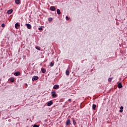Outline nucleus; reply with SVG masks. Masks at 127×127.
<instances>
[{
	"mask_svg": "<svg viewBox=\"0 0 127 127\" xmlns=\"http://www.w3.org/2000/svg\"><path fill=\"white\" fill-rule=\"evenodd\" d=\"M39 77L37 76H34L32 79V81L34 82V81H36V80H38Z\"/></svg>",
	"mask_w": 127,
	"mask_h": 127,
	"instance_id": "obj_1",
	"label": "nucleus"
},
{
	"mask_svg": "<svg viewBox=\"0 0 127 127\" xmlns=\"http://www.w3.org/2000/svg\"><path fill=\"white\" fill-rule=\"evenodd\" d=\"M52 97H57V94H56V91H52L51 92Z\"/></svg>",
	"mask_w": 127,
	"mask_h": 127,
	"instance_id": "obj_2",
	"label": "nucleus"
},
{
	"mask_svg": "<svg viewBox=\"0 0 127 127\" xmlns=\"http://www.w3.org/2000/svg\"><path fill=\"white\" fill-rule=\"evenodd\" d=\"M70 125H71V120H70V119H68V120H66V126H70Z\"/></svg>",
	"mask_w": 127,
	"mask_h": 127,
	"instance_id": "obj_3",
	"label": "nucleus"
},
{
	"mask_svg": "<svg viewBox=\"0 0 127 127\" xmlns=\"http://www.w3.org/2000/svg\"><path fill=\"white\" fill-rule=\"evenodd\" d=\"M25 25L27 26L28 29H31L32 26H31V25H30V24H29V23H26V24H25Z\"/></svg>",
	"mask_w": 127,
	"mask_h": 127,
	"instance_id": "obj_4",
	"label": "nucleus"
},
{
	"mask_svg": "<svg viewBox=\"0 0 127 127\" xmlns=\"http://www.w3.org/2000/svg\"><path fill=\"white\" fill-rule=\"evenodd\" d=\"M56 10V8L54 6H52L50 7V10L52 11H54Z\"/></svg>",
	"mask_w": 127,
	"mask_h": 127,
	"instance_id": "obj_5",
	"label": "nucleus"
},
{
	"mask_svg": "<svg viewBox=\"0 0 127 127\" xmlns=\"http://www.w3.org/2000/svg\"><path fill=\"white\" fill-rule=\"evenodd\" d=\"M53 104V102H52V101H50L47 102V106H48V107H50V106H51Z\"/></svg>",
	"mask_w": 127,
	"mask_h": 127,
	"instance_id": "obj_6",
	"label": "nucleus"
},
{
	"mask_svg": "<svg viewBox=\"0 0 127 127\" xmlns=\"http://www.w3.org/2000/svg\"><path fill=\"white\" fill-rule=\"evenodd\" d=\"M118 87L119 89H122V88H123V84H122V82H120L118 84Z\"/></svg>",
	"mask_w": 127,
	"mask_h": 127,
	"instance_id": "obj_7",
	"label": "nucleus"
},
{
	"mask_svg": "<svg viewBox=\"0 0 127 127\" xmlns=\"http://www.w3.org/2000/svg\"><path fill=\"white\" fill-rule=\"evenodd\" d=\"M53 89L55 90H56V89H59V85L58 84H56L54 86Z\"/></svg>",
	"mask_w": 127,
	"mask_h": 127,
	"instance_id": "obj_8",
	"label": "nucleus"
},
{
	"mask_svg": "<svg viewBox=\"0 0 127 127\" xmlns=\"http://www.w3.org/2000/svg\"><path fill=\"white\" fill-rule=\"evenodd\" d=\"M14 76H19L20 75V72L19 71H17L14 73Z\"/></svg>",
	"mask_w": 127,
	"mask_h": 127,
	"instance_id": "obj_9",
	"label": "nucleus"
},
{
	"mask_svg": "<svg viewBox=\"0 0 127 127\" xmlns=\"http://www.w3.org/2000/svg\"><path fill=\"white\" fill-rule=\"evenodd\" d=\"M12 11H13V10L12 9H11L7 11V13H8V14H11V13H12Z\"/></svg>",
	"mask_w": 127,
	"mask_h": 127,
	"instance_id": "obj_10",
	"label": "nucleus"
},
{
	"mask_svg": "<svg viewBox=\"0 0 127 127\" xmlns=\"http://www.w3.org/2000/svg\"><path fill=\"white\" fill-rule=\"evenodd\" d=\"M19 26H20V25H19V24H18V23H16L15 24V28H16V29H17L18 28V27H19Z\"/></svg>",
	"mask_w": 127,
	"mask_h": 127,
	"instance_id": "obj_11",
	"label": "nucleus"
},
{
	"mask_svg": "<svg viewBox=\"0 0 127 127\" xmlns=\"http://www.w3.org/2000/svg\"><path fill=\"white\" fill-rule=\"evenodd\" d=\"M9 81L10 82H11V83H13V82H14V78H13V77H10L9 79Z\"/></svg>",
	"mask_w": 127,
	"mask_h": 127,
	"instance_id": "obj_12",
	"label": "nucleus"
},
{
	"mask_svg": "<svg viewBox=\"0 0 127 127\" xmlns=\"http://www.w3.org/2000/svg\"><path fill=\"white\" fill-rule=\"evenodd\" d=\"M41 70L42 71V73H46V69L45 68H42Z\"/></svg>",
	"mask_w": 127,
	"mask_h": 127,
	"instance_id": "obj_13",
	"label": "nucleus"
},
{
	"mask_svg": "<svg viewBox=\"0 0 127 127\" xmlns=\"http://www.w3.org/2000/svg\"><path fill=\"white\" fill-rule=\"evenodd\" d=\"M65 74L67 76H69L70 74V72H69V70L67 69L65 71Z\"/></svg>",
	"mask_w": 127,
	"mask_h": 127,
	"instance_id": "obj_14",
	"label": "nucleus"
},
{
	"mask_svg": "<svg viewBox=\"0 0 127 127\" xmlns=\"http://www.w3.org/2000/svg\"><path fill=\"white\" fill-rule=\"evenodd\" d=\"M96 108H97V105H96V104H93L92 105L93 110H96Z\"/></svg>",
	"mask_w": 127,
	"mask_h": 127,
	"instance_id": "obj_15",
	"label": "nucleus"
},
{
	"mask_svg": "<svg viewBox=\"0 0 127 127\" xmlns=\"http://www.w3.org/2000/svg\"><path fill=\"white\" fill-rule=\"evenodd\" d=\"M15 3L16 4H19L20 3V0H15Z\"/></svg>",
	"mask_w": 127,
	"mask_h": 127,
	"instance_id": "obj_16",
	"label": "nucleus"
},
{
	"mask_svg": "<svg viewBox=\"0 0 127 127\" xmlns=\"http://www.w3.org/2000/svg\"><path fill=\"white\" fill-rule=\"evenodd\" d=\"M57 12L58 13V14H61V11H60V9H58L57 10Z\"/></svg>",
	"mask_w": 127,
	"mask_h": 127,
	"instance_id": "obj_17",
	"label": "nucleus"
},
{
	"mask_svg": "<svg viewBox=\"0 0 127 127\" xmlns=\"http://www.w3.org/2000/svg\"><path fill=\"white\" fill-rule=\"evenodd\" d=\"M72 122H73V124L74 126H75L76 125V124H77V123L76 122V121H75V120H73Z\"/></svg>",
	"mask_w": 127,
	"mask_h": 127,
	"instance_id": "obj_18",
	"label": "nucleus"
},
{
	"mask_svg": "<svg viewBox=\"0 0 127 127\" xmlns=\"http://www.w3.org/2000/svg\"><path fill=\"white\" fill-rule=\"evenodd\" d=\"M35 48L37 50H40V49H41L40 47H38V46L36 47Z\"/></svg>",
	"mask_w": 127,
	"mask_h": 127,
	"instance_id": "obj_19",
	"label": "nucleus"
},
{
	"mask_svg": "<svg viewBox=\"0 0 127 127\" xmlns=\"http://www.w3.org/2000/svg\"><path fill=\"white\" fill-rule=\"evenodd\" d=\"M50 66H51V67H53V66H54V63L51 62L50 63Z\"/></svg>",
	"mask_w": 127,
	"mask_h": 127,
	"instance_id": "obj_20",
	"label": "nucleus"
},
{
	"mask_svg": "<svg viewBox=\"0 0 127 127\" xmlns=\"http://www.w3.org/2000/svg\"><path fill=\"white\" fill-rule=\"evenodd\" d=\"M49 21H52V20H53V18L50 17L48 19Z\"/></svg>",
	"mask_w": 127,
	"mask_h": 127,
	"instance_id": "obj_21",
	"label": "nucleus"
},
{
	"mask_svg": "<svg viewBox=\"0 0 127 127\" xmlns=\"http://www.w3.org/2000/svg\"><path fill=\"white\" fill-rule=\"evenodd\" d=\"M113 80V78L110 77L108 78V82H111Z\"/></svg>",
	"mask_w": 127,
	"mask_h": 127,
	"instance_id": "obj_22",
	"label": "nucleus"
},
{
	"mask_svg": "<svg viewBox=\"0 0 127 127\" xmlns=\"http://www.w3.org/2000/svg\"><path fill=\"white\" fill-rule=\"evenodd\" d=\"M65 19H66V20H70V18H69L68 16H66Z\"/></svg>",
	"mask_w": 127,
	"mask_h": 127,
	"instance_id": "obj_23",
	"label": "nucleus"
},
{
	"mask_svg": "<svg viewBox=\"0 0 127 127\" xmlns=\"http://www.w3.org/2000/svg\"><path fill=\"white\" fill-rule=\"evenodd\" d=\"M38 30L41 31V30H43V28H42V27H41L40 28H38Z\"/></svg>",
	"mask_w": 127,
	"mask_h": 127,
	"instance_id": "obj_24",
	"label": "nucleus"
},
{
	"mask_svg": "<svg viewBox=\"0 0 127 127\" xmlns=\"http://www.w3.org/2000/svg\"><path fill=\"white\" fill-rule=\"evenodd\" d=\"M1 26H2V27H5V24H4V23H2V24H1Z\"/></svg>",
	"mask_w": 127,
	"mask_h": 127,
	"instance_id": "obj_25",
	"label": "nucleus"
},
{
	"mask_svg": "<svg viewBox=\"0 0 127 127\" xmlns=\"http://www.w3.org/2000/svg\"><path fill=\"white\" fill-rule=\"evenodd\" d=\"M33 127H39V126L36 125H34L33 126Z\"/></svg>",
	"mask_w": 127,
	"mask_h": 127,
	"instance_id": "obj_26",
	"label": "nucleus"
},
{
	"mask_svg": "<svg viewBox=\"0 0 127 127\" xmlns=\"http://www.w3.org/2000/svg\"><path fill=\"white\" fill-rule=\"evenodd\" d=\"M124 109V107L123 106H121L120 107V110H123Z\"/></svg>",
	"mask_w": 127,
	"mask_h": 127,
	"instance_id": "obj_27",
	"label": "nucleus"
},
{
	"mask_svg": "<svg viewBox=\"0 0 127 127\" xmlns=\"http://www.w3.org/2000/svg\"><path fill=\"white\" fill-rule=\"evenodd\" d=\"M123 109H120V113H123Z\"/></svg>",
	"mask_w": 127,
	"mask_h": 127,
	"instance_id": "obj_28",
	"label": "nucleus"
},
{
	"mask_svg": "<svg viewBox=\"0 0 127 127\" xmlns=\"http://www.w3.org/2000/svg\"><path fill=\"white\" fill-rule=\"evenodd\" d=\"M71 99H68V102H71Z\"/></svg>",
	"mask_w": 127,
	"mask_h": 127,
	"instance_id": "obj_29",
	"label": "nucleus"
},
{
	"mask_svg": "<svg viewBox=\"0 0 127 127\" xmlns=\"http://www.w3.org/2000/svg\"><path fill=\"white\" fill-rule=\"evenodd\" d=\"M25 86H26V87H27V83L25 84Z\"/></svg>",
	"mask_w": 127,
	"mask_h": 127,
	"instance_id": "obj_30",
	"label": "nucleus"
}]
</instances>
